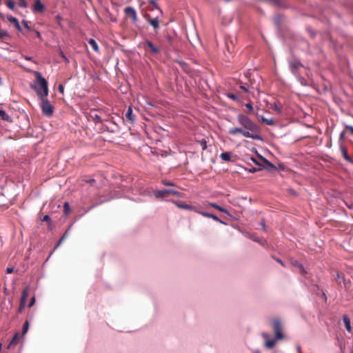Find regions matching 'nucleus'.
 <instances>
[{"instance_id": "obj_48", "label": "nucleus", "mask_w": 353, "mask_h": 353, "mask_svg": "<svg viewBox=\"0 0 353 353\" xmlns=\"http://www.w3.org/2000/svg\"><path fill=\"white\" fill-rule=\"evenodd\" d=\"M276 261L279 263H280L282 266H284V264H283V261H282L281 259H276Z\"/></svg>"}, {"instance_id": "obj_37", "label": "nucleus", "mask_w": 353, "mask_h": 353, "mask_svg": "<svg viewBox=\"0 0 353 353\" xmlns=\"http://www.w3.org/2000/svg\"><path fill=\"white\" fill-rule=\"evenodd\" d=\"M201 145H202L203 150H205L207 148L205 140L203 139L202 141H201Z\"/></svg>"}, {"instance_id": "obj_26", "label": "nucleus", "mask_w": 353, "mask_h": 353, "mask_svg": "<svg viewBox=\"0 0 353 353\" xmlns=\"http://www.w3.org/2000/svg\"><path fill=\"white\" fill-rule=\"evenodd\" d=\"M10 38V34L6 30L0 29V39H6Z\"/></svg>"}, {"instance_id": "obj_8", "label": "nucleus", "mask_w": 353, "mask_h": 353, "mask_svg": "<svg viewBox=\"0 0 353 353\" xmlns=\"http://www.w3.org/2000/svg\"><path fill=\"white\" fill-rule=\"evenodd\" d=\"M124 12L126 16L132 18L134 23H136L138 20L136 10L130 6L126 7L124 9Z\"/></svg>"}, {"instance_id": "obj_27", "label": "nucleus", "mask_w": 353, "mask_h": 353, "mask_svg": "<svg viewBox=\"0 0 353 353\" xmlns=\"http://www.w3.org/2000/svg\"><path fill=\"white\" fill-rule=\"evenodd\" d=\"M7 7L10 10H14L15 7L14 2L12 0H4Z\"/></svg>"}, {"instance_id": "obj_21", "label": "nucleus", "mask_w": 353, "mask_h": 353, "mask_svg": "<svg viewBox=\"0 0 353 353\" xmlns=\"http://www.w3.org/2000/svg\"><path fill=\"white\" fill-rule=\"evenodd\" d=\"M88 43L90 44V46H91V48L93 49L94 51H95L97 52H99V46L94 39H90L88 40Z\"/></svg>"}, {"instance_id": "obj_39", "label": "nucleus", "mask_w": 353, "mask_h": 353, "mask_svg": "<svg viewBox=\"0 0 353 353\" xmlns=\"http://www.w3.org/2000/svg\"><path fill=\"white\" fill-rule=\"evenodd\" d=\"M22 23H23V25L24 28H26V29H28V30H30V26H28V21H22Z\"/></svg>"}, {"instance_id": "obj_57", "label": "nucleus", "mask_w": 353, "mask_h": 353, "mask_svg": "<svg viewBox=\"0 0 353 353\" xmlns=\"http://www.w3.org/2000/svg\"><path fill=\"white\" fill-rule=\"evenodd\" d=\"M0 17L3 19V15L2 14L0 13Z\"/></svg>"}, {"instance_id": "obj_56", "label": "nucleus", "mask_w": 353, "mask_h": 353, "mask_svg": "<svg viewBox=\"0 0 353 353\" xmlns=\"http://www.w3.org/2000/svg\"><path fill=\"white\" fill-rule=\"evenodd\" d=\"M252 160L254 163H257L256 161L254 159L252 158Z\"/></svg>"}, {"instance_id": "obj_5", "label": "nucleus", "mask_w": 353, "mask_h": 353, "mask_svg": "<svg viewBox=\"0 0 353 353\" xmlns=\"http://www.w3.org/2000/svg\"><path fill=\"white\" fill-rule=\"evenodd\" d=\"M170 194L175 195L176 196H180L181 193L174 190H157L155 192L154 195L157 198H163V197H167Z\"/></svg>"}, {"instance_id": "obj_11", "label": "nucleus", "mask_w": 353, "mask_h": 353, "mask_svg": "<svg viewBox=\"0 0 353 353\" xmlns=\"http://www.w3.org/2000/svg\"><path fill=\"white\" fill-rule=\"evenodd\" d=\"M339 149L343 157L349 163H353L352 159L348 155L347 150L344 143L339 145Z\"/></svg>"}, {"instance_id": "obj_34", "label": "nucleus", "mask_w": 353, "mask_h": 353, "mask_svg": "<svg viewBox=\"0 0 353 353\" xmlns=\"http://www.w3.org/2000/svg\"><path fill=\"white\" fill-rule=\"evenodd\" d=\"M228 98H230L234 101H236L239 99V97L236 94H233V93H228Z\"/></svg>"}, {"instance_id": "obj_23", "label": "nucleus", "mask_w": 353, "mask_h": 353, "mask_svg": "<svg viewBox=\"0 0 353 353\" xmlns=\"http://www.w3.org/2000/svg\"><path fill=\"white\" fill-rule=\"evenodd\" d=\"M165 40L170 45L172 46L174 41V36L167 32L165 35Z\"/></svg>"}, {"instance_id": "obj_31", "label": "nucleus", "mask_w": 353, "mask_h": 353, "mask_svg": "<svg viewBox=\"0 0 353 353\" xmlns=\"http://www.w3.org/2000/svg\"><path fill=\"white\" fill-rule=\"evenodd\" d=\"M59 54L60 55V57L61 58H63V61L66 63H69V59L66 57V56L65 55L64 52H63L62 50H59Z\"/></svg>"}, {"instance_id": "obj_33", "label": "nucleus", "mask_w": 353, "mask_h": 353, "mask_svg": "<svg viewBox=\"0 0 353 353\" xmlns=\"http://www.w3.org/2000/svg\"><path fill=\"white\" fill-rule=\"evenodd\" d=\"M294 265H296L299 268V272L301 274H303L305 272L304 268L301 264H299L297 261H295L293 263Z\"/></svg>"}, {"instance_id": "obj_30", "label": "nucleus", "mask_w": 353, "mask_h": 353, "mask_svg": "<svg viewBox=\"0 0 353 353\" xmlns=\"http://www.w3.org/2000/svg\"><path fill=\"white\" fill-rule=\"evenodd\" d=\"M345 132H346L345 130H343L341 132V134L339 135V145H341V143H344L343 140L345 139Z\"/></svg>"}, {"instance_id": "obj_51", "label": "nucleus", "mask_w": 353, "mask_h": 353, "mask_svg": "<svg viewBox=\"0 0 353 353\" xmlns=\"http://www.w3.org/2000/svg\"><path fill=\"white\" fill-rule=\"evenodd\" d=\"M24 58H25L26 60H31V59H32V58H31V57H28V56L24 57Z\"/></svg>"}, {"instance_id": "obj_25", "label": "nucleus", "mask_w": 353, "mask_h": 353, "mask_svg": "<svg viewBox=\"0 0 353 353\" xmlns=\"http://www.w3.org/2000/svg\"><path fill=\"white\" fill-rule=\"evenodd\" d=\"M0 117L3 121H11L10 117L3 110H0Z\"/></svg>"}, {"instance_id": "obj_38", "label": "nucleus", "mask_w": 353, "mask_h": 353, "mask_svg": "<svg viewBox=\"0 0 353 353\" xmlns=\"http://www.w3.org/2000/svg\"><path fill=\"white\" fill-rule=\"evenodd\" d=\"M163 185H165L166 186H173L174 185V183L172 182L167 181H163Z\"/></svg>"}, {"instance_id": "obj_54", "label": "nucleus", "mask_w": 353, "mask_h": 353, "mask_svg": "<svg viewBox=\"0 0 353 353\" xmlns=\"http://www.w3.org/2000/svg\"><path fill=\"white\" fill-rule=\"evenodd\" d=\"M37 36L38 37H40L41 34H40V33H39V32H37Z\"/></svg>"}, {"instance_id": "obj_50", "label": "nucleus", "mask_w": 353, "mask_h": 353, "mask_svg": "<svg viewBox=\"0 0 353 353\" xmlns=\"http://www.w3.org/2000/svg\"><path fill=\"white\" fill-rule=\"evenodd\" d=\"M87 182L92 183L95 182V180L94 179H90L89 181H88Z\"/></svg>"}, {"instance_id": "obj_18", "label": "nucleus", "mask_w": 353, "mask_h": 353, "mask_svg": "<svg viewBox=\"0 0 353 353\" xmlns=\"http://www.w3.org/2000/svg\"><path fill=\"white\" fill-rule=\"evenodd\" d=\"M343 321L347 330L351 331L352 327L350 318L347 315H343Z\"/></svg>"}, {"instance_id": "obj_46", "label": "nucleus", "mask_w": 353, "mask_h": 353, "mask_svg": "<svg viewBox=\"0 0 353 353\" xmlns=\"http://www.w3.org/2000/svg\"><path fill=\"white\" fill-rule=\"evenodd\" d=\"M261 225L262 226L263 229L265 230V223L264 221H262L261 222Z\"/></svg>"}, {"instance_id": "obj_6", "label": "nucleus", "mask_w": 353, "mask_h": 353, "mask_svg": "<svg viewBox=\"0 0 353 353\" xmlns=\"http://www.w3.org/2000/svg\"><path fill=\"white\" fill-rule=\"evenodd\" d=\"M29 292H30V287L29 286H26L23 289V290L22 292V295H21V298L20 305H19V312H21L23 311V310L24 309L25 306H26V299H27V298L28 296Z\"/></svg>"}, {"instance_id": "obj_43", "label": "nucleus", "mask_w": 353, "mask_h": 353, "mask_svg": "<svg viewBox=\"0 0 353 353\" xmlns=\"http://www.w3.org/2000/svg\"><path fill=\"white\" fill-rule=\"evenodd\" d=\"M34 302H35V298L34 297H32L29 303V305H28V307H31L34 304Z\"/></svg>"}, {"instance_id": "obj_12", "label": "nucleus", "mask_w": 353, "mask_h": 353, "mask_svg": "<svg viewBox=\"0 0 353 353\" xmlns=\"http://www.w3.org/2000/svg\"><path fill=\"white\" fill-rule=\"evenodd\" d=\"M145 17L148 22L154 28L158 29L159 28L158 17L155 18H151L149 14H145Z\"/></svg>"}, {"instance_id": "obj_44", "label": "nucleus", "mask_w": 353, "mask_h": 353, "mask_svg": "<svg viewBox=\"0 0 353 353\" xmlns=\"http://www.w3.org/2000/svg\"><path fill=\"white\" fill-rule=\"evenodd\" d=\"M66 236H67L66 233H65V234H63V236L61 238V239L59 240V243H58V245H60V244L63 241V240L66 238Z\"/></svg>"}, {"instance_id": "obj_49", "label": "nucleus", "mask_w": 353, "mask_h": 353, "mask_svg": "<svg viewBox=\"0 0 353 353\" xmlns=\"http://www.w3.org/2000/svg\"><path fill=\"white\" fill-rule=\"evenodd\" d=\"M241 89L243 90L245 92H248V90L244 86V85H241L240 86Z\"/></svg>"}, {"instance_id": "obj_55", "label": "nucleus", "mask_w": 353, "mask_h": 353, "mask_svg": "<svg viewBox=\"0 0 353 353\" xmlns=\"http://www.w3.org/2000/svg\"><path fill=\"white\" fill-rule=\"evenodd\" d=\"M323 296H324L325 299L326 300L327 299V297H326V295L324 292H323Z\"/></svg>"}, {"instance_id": "obj_29", "label": "nucleus", "mask_w": 353, "mask_h": 353, "mask_svg": "<svg viewBox=\"0 0 353 353\" xmlns=\"http://www.w3.org/2000/svg\"><path fill=\"white\" fill-rule=\"evenodd\" d=\"M261 119L263 123H265L267 125H272L274 123V120L272 119H268L262 117Z\"/></svg>"}, {"instance_id": "obj_2", "label": "nucleus", "mask_w": 353, "mask_h": 353, "mask_svg": "<svg viewBox=\"0 0 353 353\" xmlns=\"http://www.w3.org/2000/svg\"><path fill=\"white\" fill-rule=\"evenodd\" d=\"M37 81L32 88L37 92L39 97L48 95V82L39 72H34Z\"/></svg>"}, {"instance_id": "obj_20", "label": "nucleus", "mask_w": 353, "mask_h": 353, "mask_svg": "<svg viewBox=\"0 0 353 353\" xmlns=\"http://www.w3.org/2000/svg\"><path fill=\"white\" fill-rule=\"evenodd\" d=\"M90 118L92 119V120L95 123H101L103 122L101 118V116H99V114L94 113V112H92L90 115Z\"/></svg>"}, {"instance_id": "obj_10", "label": "nucleus", "mask_w": 353, "mask_h": 353, "mask_svg": "<svg viewBox=\"0 0 353 353\" xmlns=\"http://www.w3.org/2000/svg\"><path fill=\"white\" fill-rule=\"evenodd\" d=\"M176 205L179 208L183 209V210H192V211H194L199 214H200V212H201V211L199 210L198 208L194 205H188V204H185L183 203H176Z\"/></svg>"}, {"instance_id": "obj_16", "label": "nucleus", "mask_w": 353, "mask_h": 353, "mask_svg": "<svg viewBox=\"0 0 353 353\" xmlns=\"http://www.w3.org/2000/svg\"><path fill=\"white\" fill-rule=\"evenodd\" d=\"M208 206L213 207L222 212H225V213L227 212V210L225 208H223L221 206H220L216 203H207L204 204L205 208H208Z\"/></svg>"}, {"instance_id": "obj_47", "label": "nucleus", "mask_w": 353, "mask_h": 353, "mask_svg": "<svg viewBox=\"0 0 353 353\" xmlns=\"http://www.w3.org/2000/svg\"><path fill=\"white\" fill-rule=\"evenodd\" d=\"M274 106H275L274 110H275L276 111H277L278 112H281V110H280V108L278 107V105H277L276 104H274Z\"/></svg>"}, {"instance_id": "obj_40", "label": "nucleus", "mask_w": 353, "mask_h": 353, "mask_svg": "<svg viewBox=\"0 0 353 353\" xmlns=\"http://www.w3.org/2000/svg\"><path fill=\"white\" fill-rule=\"evenodd\" d=\"M42 221H46V222H49L50 221V217L49 215H45L43 219H42Z\"/></svg>"}, {"instance_id": "obj_32", "label": "nucleus", "mask_w": 353, "mask_h": 353, "mask_svg": "<svg viewBox=\"0 0 353 353\" xmlns=\"http://www.w3.org/2000/svg\"><path fill=\"white\" fill-rule=\"evenodd\" d=\"M19 1V6L21 8H26L28 7V3L26 0H18Z\"/></svg>"}, {"instance_id": "obj_15", "label": "nucleus", "mask_w": 353, "mask_h": 353, "mask_svg": "<svg viewBox=\"0 0 353 353\" xmlns=\"http://www.w3.org/2000/svg\"><path fill=\"white\" fill-rule=\"evenodd\" d=\"M20 338H21V335L19 334V332H16V334L13 336L12 339L10 342V343H9V345L8 346V348H10L12 346H14L16 344H17Z\"/></svg>"}, {"instance_id": "obj_36", "label": "nucleus", "mask_w": 353, "mask_h": 353, "mask_svg": "<svg viewBox=\"0 0 353 353\" xmlns=\"http://www.w3.org/2000/svg\"><path fill=\"white\" fill-rule=\"evenodd\" d=\"M28 328H29V323H28V321H26L23 325V327H22V330L21 331H28Z\"/></svg>"}, {"instance_id": "obj_3", "label": "nucleus", "mask_w": 353, "mask_h": 353, "mask_svg": "<svg viewBox=\"0 0 353 353\" xmlns=\"http://www.w3.org/2000/svg\"><path fill=\"white\" fill-rule=\"evenodd\" d=\"M48 96L39 97L40 107L42 111V113L47 117H51L54 112V108L50 104V101L48 100Z\"/></svg>"}, {"instance_id": "obj_45", "label": "nucleus", "mask_w": 353, "mask_h": 353, "mask_svg": "<svg viewBox=\"0 0 353 353\" xmlns=\"http://www.w3.org/2000/svg\"><path fill=\"white\" fill-rule=\"evenodd\" d=\"M345 130H348L351 132V133L353 134V127L351 125H346Z\"/></svg>"}, {"instance_id": "obj_24", "label": "nucleus", "mask_w": 353, "mask_h": 353, "mask_svg": "<svg viewBox=\"0 0 353 353\" xmlns=\"http://www.w3.org/2000/svg\"><path fill=\"white\" fill-rule=\"evenodd\" d=\"M220 157L224 161H230L231 159V154L228 152H223L221 154Z\"/></svg>"}, {"instance_id": "obj_7", "label": "nucleus", "mask_w": 353, "mask_h": 353, "mask_svg": "<svg viewBox=\"0 0 353 353\" xmlns=\"http://www.w3.org/2000/svg\"><path fill=\"white\" fill-rule=\"evenodd\" d=\"M143 47L145 50H147V48H148L150 50V52L154 54H158L160 52L159 48L154 46L152 43V42H151L149 40H147L143 43Z\"/></svg>"}, {"instance_id": "obj_35", "label": "nucleus", "mask_w": 353, "mask_h": 353, "mask_svg": "<svg viewBox=\"0 0 353 353\" xmlns=\"http://www.w3.org/2000/svg\"><path fill=\"white\" fill-rule=\"evenodd\" d=\"M245 107L248 108V112L251 113L253 111V106L251 103H246Z\"/></svg>"}, {"instance_id": "obj_14", "label": "nucleus", "mask_w": 353, "mask_h": 353, "mask_svg": "<svg viewBox=\"0 0 353 353\" xmlns=\"http://www.w3.org/2000/svg\"><path fill=\"white\" fill-rule=\"evenodd\" d=\"M200 214L202 215L204 217H208V218H211L213 220L217 221V222H220L221 223H223V221H222L221 220H220L216 215L213 214H211V213H208V212H200Z\"/></svg>"}, {"instance_id": "obj_4", "label": "nucleus", "mask_w": 353, "mask_h": 353, "mask_svg": "<svg viewBox=\"0 0 353 353\" xmlns=\"http://www.w3.org/2000/svg\"><path fill=\"white\" fill-rule=\"evenodd\" d=\"M263 337L265 339V346L271 349L274 347L276 343L283 339V332H275L273 338L270 339L268 333H263Z\"/></svg>"}, {"instance_id": "obj_52", "label": "nucleus", "mask_w": 353, "mask_h": 353, "mask_svg": "<svg viewBox=\"0 0 353 353\" xmlns=\"http://www.w3.org/2000/svg\"><path fill=\"white\" fill-rule=\"evenodd\" d=\"M268 165H269L270 167H272V168H274V165L272 163H270V162H268Z\"/></svg>"}, {"instance_id": "obj_9", "label": "nucleus", "mask_w": 353, "mask_h": 353, "mask_svg": "<svg viewBox=\"0 0 353 353\" xmlns=\"http://www.w3.org/2000/svg\"><path fill=\"white\" fill-rule=\"evenodd\" d=\"M45 10V6L40 0H34L32 6V11L34 13H41Z\"/></svg>"}, {"instance_id": "obj_22", "label": "nucleus", "mask_w": 353, "mask_h": 353, "mask_svg": "<svg viewBox=\"0 0 353 353\" xmlns=\"http://www.w3.org/2000/svg\"><path fill=\"white\" fill-rule=\"evenodd\" d=\"M274 331H281L282 326L279 320H274L273 321Z\"/></svg>"}, {"instance_id": "obj_53", "label": "nucleus", "mask_w": 353, "mask_h": 353, "mask_svg": "<svg viewBox=\"0 0 353 353\" xmlns=\"http://www.w3.org/2000/svg\"><path fill=\"white\" fill-rule=\"evenodd\" d=\"M150 3L154 5V4H155V1H154V0H151V1H150Z\"/></svg>"}, {"instance_id": "obj_13", "label": "nucleus", "mask_w": 353, "mask_h": 353, "mask_svg": "<svg viewBox=\"0 0 353 353\" xmlns=\"http://www.w3.org/2000/svg\"><path fill=\"white\" fill-rule=\"evenodd\" d=\"M7 19L10 23L14 24V27L17 29L18 31H19V32L22 31L21 27L18 20L15 17H14L11 15H8V16H7Z\"/></svg>"}, {"instance_id": "obj_17", "label": "nucleus", "mask_w": 353, "mask_h": 353, "mask_svg": "<svg viewBox=\"0 0 353 353\" xmlns=\"http://www.w3.org/2000/svg\"><path fill=\"white\" fill-rule=\"evenodd\" d=\"M125 118L129 121H130L131 123H133L134 119H135V117L134 115L132 114V109L131 107H129L128 110H127V112L125 114Z\"/></svg>"}, {"instance_id": "obj_28", "label": "nucleus", "mask_w": 353, "mask_h": 353, "mask_svg": "<svg viewBox=\"0 0 353 353\" xmlns=\"http://www.w3.org/2000/svg\"><path fill=\"white\" fill-rule=\"evenodd\" d=\"M70 212V208L68 202H65L63 204V213L65 215H68Z\"/></svg>"}, {"instance_id": "obj_19", "label": "nucleus", "mask_w": 353, "mask_h": 353, "mask_svg": "<svg viewBox=\"0 0 353 353\" xmlns=\"http://www.w3.org/2000/svg\"><path fill=\"white\" fill-rule=\"evenodd\" d=\"M290 65L294 74L302 66L301 63L299 61L290 62Z\"/></svg>"}, {"instance_id": "obj_41", "label": "nucleus", "mask_w": 353, "mask_h": 353, "mask_svg": "<svg viewBox=\"0 0 353 353\" xmlns=\"http://www.w3.org/2000/svg\"><path fill=\"white\" fill-rule=\"evenodd\" d=\"M14 272V268L12 267H8L6 269V273L7 274H11Z\"/></svg>"}, {"instance_id": "obj_42", "label": "nucleus", "mask_w": 353, "mask_h": 353, "mask_svg": "<svg viewBox=\"0 0 353 353\" xmlns=\"http://www.w3.org/2000/svg\"><path fill=\"white\" fill-rule=\"evenodd\" d=\"M58 90H59V92H61V94H63V92H64V88H63V85H61V84H60V85H59V86H58Z\"/></svg>"}, {"instance_id": "obj_1", "label": "nucleus", "mask_w": 353, "mask_h": 353, "mask_svg": "<svg viewBox=\"0 0 353 353\" xmlns=\"http://www.w3.org/2000/svg\"><path fill=\"white\" fill-rule=\"evenodd\" d=\"M236 120L241 127H233L228 130V134L232 136L241 134L245 138H250L253 140H261L259 135L260 132L259 127L247 115L239 114L236 116Z\"/></svg>"}]
</instances>
